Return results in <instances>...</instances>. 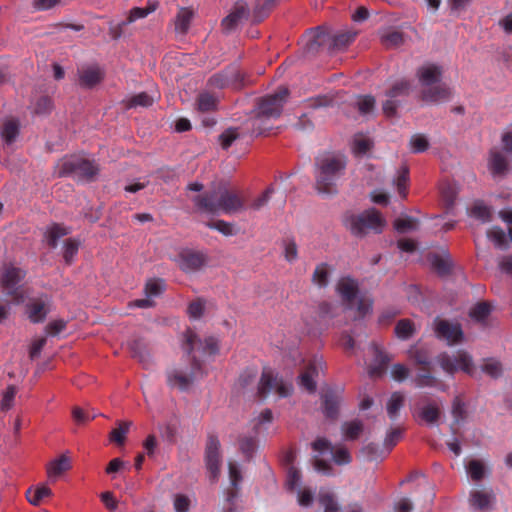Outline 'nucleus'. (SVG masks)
Here are the masks:
<instances>
[{
  "instance_id": "obj_42",
  "label": "nucleus",
  "mask_w": 512,
  "mask_h": 512,
  "mask_svg": "<svg viewBox=\"0 0 512 512\" xmlns=\"http://www.w3.org/2000/svg\"><path fill=\"white\" fill-rule=\"evenodd\" d=\"M1 134L7 144L12 143L19 134V122L15 119L5 121Z\"/></svg>"
},
{
  "instance_id": "obj_36",
  "label": "nucleus",
  "mask_w": 512,
  "mask_h": 512,
  "mask_svg": "<svg viewBox=\"0 0 512 512\" xmlns=\"http://www.w3.org/2000/svg\"><path fill=\"white\" fill-rule=\"evenodd\" d=\"M80 241L76 238H68L63 244V258L67 265H71L80 247Z\"/></svg>"
},
{
  "instance_id": "obj_59",
  "label": "nucleus",
  "mask_w": 512,
  "mask_h": 512,
  "mask_svg": "<svg viewBox=\"0 0 512 512\" xmlns=\"http://www.w3.org/2000/svg\"><path fill=\"white\" fill-rule=\"evenodd\" d=\"M155 9H156L155 5H150L146 8L134 7L133 9H131L128 19H127V22H124V24L132 23L138 19L145 18L150 13L155 11Z\"/></svg>"
},
{
  "instance_id": "obj_3",
  "label": "nucleus",
  "mask_w": 512,
  "mask_h": 512,
  "mask_svg": "<svg viewBox=\"0 0 512 512\" xmlns=\"http://www.w3.org/2000/svg\"><path fill=\"white\" fill-rule=\"evenodd\" d=\"M420 84L423 86L422 99L426 102H439L448 100L451 91L448 86L440 83L442 70L439 66L428 64L417 71Z\"/></svg>"
},
{
  "instance_id": "obj_21",
  "label": "nucleus",
  "mask_w": 512,
  "mask_h": 512,
  "mask_svg": "<svg viewBox=\"0 0 512 512\" xmlns=\"http://www.w3.org/2000/svg\"><path fill=\"white\" fill-rule=\"evenodd\" d=\"M358 283L350 277H343L338 281L337 291L344 301L346 308L351 309L358 294Z\"/></svg>"
},
{
  "instance_id": "obj_1",
  "label": "nucleus",
  "mask_w": 512,
  "mask_h": 512,
  "mask_svg": "<svg viewBox=\"0 0 512 512\" xmlns=\"http://www.w3.org/2000/svg\"><path fill=\"white\" fill-rule=\"evenodd\" d=\"M197 211L217 215H231L245 210V201L241 193L225 184L191 198Z\"/></svg>"
},
{
  "instance_id": "obj_39",
  "label": "nucleus",
  "mask_w": 512,
  "mask_h": 512,
  "mask_svg": "<svg viewBox=\"0 0 512 512\" xmlns=\"http://www.w3.org/2000/svg\"><path fill=\"white\" fill-rule=\"evenodd\" d=\"M415 333L414 323L410 319H401L395 326V335L401 340L411 338Z\"/></svg>"
},
{
  "instance_id": "obj_18",
  "label": "nucleus",
  "mask_w": 512,
  "mask_h": 512,
  "mask_svg": "<svg viewBox=\"0 0 512 512\" xmlns=\"http://www.w3.org/2000/svg\"><path fill=\"white\" fill-rule=\"evenodd\" d=\"M220 442L217 436L210 435L206 444L205 458L210 478L215 481L220 472Z\"/></svg>"
},
{
  "instance_id": "obj_54",
  "label": "nucleus",
  "mask_w": 512,
  "mask_h": 512,
  "mask_svg": "<svg viewBox=\"0 0 512 512\" xmlns=\"http://www.w3.org/2000/svg\"><path fill=\"white\" fill-rule=\"evenodd\" d=\"M356 106L360 114H369L374 110L375 99L371 95L359 96L356 102Z\"/></svg>"
},
{
  "instance_id": "obj_32",
  "label": "nucleus",
  "mask_w": 512,
  "mask_h": 512,
  "mask_svg": "<svg viewBox=\"0 0 512 512\" xmlns=\"http://www.w3.org/2000/svg\"><path fill=\"white\" fill-rule=\"evenodd\" d=\"M70 468V459L65 455H61L59 458L55 459L48 465L47 474L49 477H57Z\"/></svg>"
},
{
  "instance_id": "obj_9",
  "label": "nucleus",
  "mask_w": 512,
  "mask_h": 512,
  "mask_svg": "<svg viewBox=\"0 0 512 512\" xmlns=\"http://www.w3.org/2000/svg\"><path fill=\"white\" fill-rule=\"evenodd\" d=\"M25 277V273L20 268L8 265L5 266L0 277V285L6 295L12 298L14 304H22L25 301V293L19 286V283Z\"/></svg>"
},
{
  "instance_id": "obj_23",
  "label": "nucleus",
  "mask_w": 512,
  "mask_h": 512,
  "mask_svg": "<svg viewBox=\"0 0 512 512\" xmlns=\"http://www.w3.org/2000/svg\"><path fill=\"white\" fill-rule=\"evenodd\" d=\"M413 381L418 388L435 387L443 392L448 389L446 384L431 373L430 366L420 367Z\"/></svg>"
},
{
  "instance_id": "obj_33",
  "label": "nucleus",
  "mask_w": 512,
  "mask_h": 512,
  "mask_svg": "<svg viewBox=\"0 0 512 512\" xmlns=\"http://www.w3.org/2000/svg\"><path fill=\"white\" fill-rule=\"evenodd\" d=\"M154 101L155 99L153 96L149 95L146 92H141L129 97L124 102L126 108L131 109L136 107H150L154 103Z\"/></svg>"
},
{
  "instance_id": "obj_48",
  "label": "nucleus",
  "mask_w": 512,
  "mask_h": 512,
  "mask_svg": "<svg viewBox=\"0 0 512 512\" xmlns=\"http://www.w3.org/2000/svg\"><path fill=\"white\" fill-rule=\"evenodd\" d=\"M130 426L131 422H119L118 427L110 432V441L123 445Z\"/></svg>"
},
{
  "instance_id": "obj_46",
  "label": "nucleus",
  "mask_w": 512,
  "mask_h": 512,
  "mask_svg": "<svg viewBox=\"0 0 512 512\" xmlns=\"http://www.w3.org/2000/svg\"><path fill=\"white\" fill-rule=\"evenodd\" d=\"M381 41L386 48H396L403 44L404 35L397 30H391L383 34Z\"/></svg>"
},
{
  "instance_id": "obj_41",
  "label": "nucleus",
  "mask_w": 512,
  "mask_h": 512,
  "mask_svg": "<svg viewBox=\"0 0 512 512\" xmlns=\"http://www.w3.org/2000/svg\"><path fill=\"white\" fill-rule=\"evenodd\" d=\"M345 439L356 440L363 431V424L359 420H353L342 424Z\"/></svg>"
},
{
  "instance_id": "obj_64",
  "label": "nucleus",
  "mask_w": 512,
  "mask_h": 512,
  "mask_svg": "<svg viewBox=\"0 0 512 512\" xmlns=\"http://www.w3.org/2000/svg\"><path fill=\"white\" fill-rule=\"evenodd\" d=\"M174 509L176 512H188L191 505V500L184 494H176L173 501Z\"/></svg>"
},
{
  "instance_id": "obj_37",
  "label": "nucleus",
  "mask_w": 512,
  "mask_h": 512,
  "mask_svg": "<svg viewBox=\"0 0 512 512\" xmlns=\"http://www.w3.org/2000/svg\"><path fill=\"white\" fill-rule=\"evenodd\" d=\"M481 370L491 378L497 379L502 376L503 367L499 360L495 358L484 359Z\"/></svg>"
},
{
  "instance_id": "obj_4",
  "label": "nucleus",
  "mask_w": 512,
  "mask_h": 512,
  "mask_svg": "<svg viewBox=\"0 0 512 512\" xmlns=\"http://www.w3.org/2000/svg\"><path fill=\"white\" fill-rule=\"evenodd\" d=\"M344 225L352 235L362 238L369 233H381L386 225V221L378 210L371 208L359 214L346 216Z\"/></svg>"
},
{
  "instance_id": "obj_29",
  "label": "nucleus",
  "mask_w": 512,
  "mask_h": 512,
  "mask_svg": "<svg viewBox=\"0 0 512 512\" xmlns=\"http://www.w3.org/2000/svg\"><path fill=\"white\" fill-rule=\"evenodd\" d=\"M51 495L52 490L45 485H40L35 488L30 487L26 491V498L28 502L34 506H39L44 498L50 497Z\"/></svg>"
},
{
  "instance_id": "obj_14",
  "label": "nucleus",
  "mask_w": 512,
  "mask_h": 512,
  "mask_svg": "<svg viewBox=\"0 0 512 512\" xmlns=\"http://www.w3.org/2000/svg\"><path fill=\"white\" fill-rule=\"evenodd\" d=\"M324 367L325 362L322 357L314 356L311 358L305 366L304 371L299 376L300 386L310 393L315 392V378L318 377L319 373L323 371Z\"/></svg>"
},
{
  "instance_id": "obj_11",
  "label": "nucleus",
  "mask_w": 512,
  "mask_h": 512,
  "mask_svg": "<svg viewBox=\"0 0 512 512\" xmlns=\"http://www.w3.org/2000/svg\"><path fill=\"white\" fill-rule=\"evenodd\" d=\"M242 75L237 67L229 66L226 69L213 74L209 80L208 85L215 89H224L232 87L239 89L242 86Z\"/></svg>"
},
{
  "instance_id": "obj_44",
  "label": "nucleus",
  "mask_w": 512,
  "mask_h": 512,
  "mask_svg": "<svg viewBox=\"0 0 512 512\" xmlns=\"http://www.w3.org/2000/svg\"><path fill=\"white\" fill-rule=\"evenodd\" d=\"M470 215L483 223L490 222L492 219L491 208L482 202H477L473 205Z\"/></svg>"
},
{
  "instance_id": "obj_19",
  "label": "nucleus",
  "mask_w": 512,
  "mask_h": 512,
  "mask_svg": "<svg viewBox=\"0 0 512 512\" xmlns=\"http://www.w3.org/2000/svg\"><path fill=\"white\" fill-rule=\"evenodd\" d=\"M51 311V301L45 297L31 299L26 305V314L32 323H42Z\"/></svg>"
},
{
  "instance_id": "obj_60",
  "label": "nucleus",
  "mask_w": 512,
  "mask_h": 512,
  "mask_svg": "<svg viewBox=\"0 0 512 512\" xmlns=\"http://www.w3.org/2000/svg\"><path fill=\"white\" fill-rule=\"evenodd\" d=\"M207 226L211 229L217 230L221 234L225 236H232L235 234L233 225L229 222H226L224 220H217L214 222L207 223Z\"/></svg>"
},
{
  "instance_id": "obj_28",
  "label": "nucleus",
  "mask_w": 512,
  "mask_h": 512,
  "mask_svg": "<svg viewBox=\"0 0 512 512\" xmlns=\"http://www.w3.org/2000/svg\"><path fill=\"white\" fill-rule=\"evenodd\" d=\"M193 19V11L188 8H181L174 20V30L177 34L184 35L189 30Z\"/></svg>"
},
{
  "instance_id": "obj_13",
  "label": "nucleus",
  "mask_w": 512,
  "mask_h": 512,
  "mask_svg": "<svg viewBox=\"0 0 512 512\" xmlns=\"http://www.w3.org/2000/svg\"><path fill=\"white\" fill-rule=\"evenodd\" d=\"M487 167L493 178L505 177L510 171L508 154L498 147L491 148L488 153Z\"/></svg>"
},
{
  "instance_id": "obj_49",
  "label": "nucleus",
  "mask_w": 512,
  "mask_h": 512,
  "mask_svg": "<svg viewBox=\"0 0 512 512\" xmlns=\"http://www.w3.org/2000/svg\"><path fill=\"white\" fill-rule=\"evenodd\" d=\"M319 502L324 507V512H340L339 505L330 492H320Z\"/></svg>"
},
{
  "instance_id": "obj_10",
  "label": "nucleus",
  "mask_w": 512,
  "mask_h": 512,
  "mask_svg": "<svg viewBox=\"0 0 512 512\" xmlns=\"http://www.w3.org/2000/svg\"><path fill=\"white\" fill-rule=\"evenodd\" d=\"M289 96L287 87H279L273 94L263 97L258 103V117L278 118Z\"/></svg>"
},
{
  "instance_id": "obj_38",
  "label": "nucleus",
  "mask_w": 512,
  "mask_h": 512,
  "mask_svg": "<svg viewBox=\"0 0 512 512\" xmlns=\"http://www.w3.org/2000/svg\"><path fill=\"white\" fill-rule=\"evenodd\" d=\"M275 5V0H257L253 9V18L255 22H261L268 16Z\"/></svg>"
},
{
  "instance_id": "obj_30",
  "label": "nucleus",
  "mask_w": 512,
  "mask_h": 512,
  "mask_svg": "<svg viewBox=\"0 0 512 512\" xmlns=\"http://www.w3.org/2000/svg\"><path fill=\"white\" fill-rule=\"evenodd\" d=\"M404 402H405V397L401 392L392 393L390 399L387 402V406H386L388 417L392 421H395L398 418L399 412L402 409V407L404 406Z\"/></svg>"
},
{
  "instance_id": "obj_55",
  "label": "nucleus",
  "mask_w": 512,
  "mask_h": 512,
  "mask_svg": "<svg viewBox=\"0 0 512 512\" xmlns=\"http://www.w3.org/2000/svg\"><path fill=\"white\" fill-rule=\"evenodd\" d=\"M490 312V305L486 302H480L471 309L470 316L477 321H483L489 316Z\"/></svg>"
},
{
  "instance_id": "obj_47",
  "label": "nucleus",
  "mask_w": 512,
  "mask_h": 512,
  "mask_svg": "<svg viewBox=\"0 0 512 512\" xmlns=\"http://www.w3.org/2000/svg\"><path fill=\"white\" fill-rule=\"evenodd\" d=\"M340 310H343L341 305L322 302L318 306V315L321 319H331L337 316Z\"/></svg>"
},
{
  "instance_id": "obj_43",
  "label": "nucleus",
  "mask_w": 512,
  "mask_h": 512,
  "mask_svg": "<svg viewBox=\"0 0 512 512\" xmlns=\"http://www.w3.org/2000/svg\"><path fill=\"white\" fill-rule=\"evenodd\" d=\"M487 237L495 244V246L499 249H507L508 241L506 237V233L500 227H493L488 230Z\"/></svg>"
},
{
  "instance_id": "obj_8",
  "label": "nucleus",
  "mask_w": 512,
  "mask_h": 512,
  "mask_svg": "<svg viewBox=\"0 0 512 512\" xmlns=\"http://www.w3.org/2000/svg\"><path fill=\"white\" fill-rule=\"evenodd\" d=\"M436 362L446 374L451 376L459 370L470 376H473L475 373L472 357L464 350H458L454 354L447 352L440 353L436 357Z\"/></svg>"
},
{
  "instance_id": "obj_5",
  "label": "nucleus",
  "mask_w": 512,
  "mask_h": 512,
  "mask_svg": "<svg viewBox=\"0 0 512 512\" xmlns=\"http://www.w3.org/2000/svg\"><path fill=\"white\" fill-rule=\"evenodd\" d=\"M59 176H72L82 181H93L98 174L97 164L80 156H70L62 159L58 166Z\"/></svg>"
},
{
  "instance_id": "obj_56",
  "label": "nucleus",
  "mask_w": 512,
  "mask_h": 512,
  "mask_svg": "<svg viewBox=\"0 0 512 512\" xmlns=\"http://www.w3.org/2000/svg\"><path fill=\"white\" fill-rule=\"evenodd\" d=\"M410 147L413 153H422L429 147L428 139L422 134H415L410 139Z\"/></svg>"
},
{
  "instance_id": "obj_6",
  "label": "nucleus",
  "mask_w": 512,
  "mask_h": 512,
  "mask_svg": "<svg viewBox=\"0 0 512 512\" xmlns=\"http://www.w3.org/2000/svg\"><path fill=\"white\" fill-rule=\"evenodd\" d=\"M203 364L201 360L192 356L185 367L173 368L167 371V384L172 388L186 391L198 377H203Z\"/></svg>"
},
{
  "instance_id": "obj_50",
  "label": "nucleus",
  "mask_w": 512,
  "mask_h": 512,
  "mask_svg": "<svg viewBox=\"0 0 512 512\" xmlns=\"http://www.w3.org/2000/svg\"><path fill=\"white\" fill-rule=\"evenodd\" d=\"M440 416V409L435 404H427L420 412V417L428 424L437 422Z\"/></svg>"
},
{
  "instance_id": "obj_40",
  "label": "nucleus",
  "mask_w": 512,
  "mask_h": 512,
  "mask_svg": "<svg viewBox=\"0 0 512 512\" xmlns=\"http://www.w3.org/2000/svg\"><path fill=\"white\" fill-rule=\"evenodd\" d=\"M196 105L201 112L213 111L217 106V98L208 92H203L198 95Z\"/></svg>"
},
{
  "instance_id": "obj_15",
  "label": "nucleus",
  "mask_w": 512,
  "mask_h": 512,
  "mask_svg": "<svg viewBox=\"0 0 512 512\" xmlns=\"http://www.w3.org/2000/svg\"><path fill=\"white\" fill-rule=\"evenodd\" d=\"M207 256L203 252L194 250H183L179 253L176 262L179 268L185 273L196 272L207 263Z\"/></svg>"
},
{
  "instance_id": "obj_26",
  "label": "nucleus",
  "mask_w": 512,
  "mask_h": 512,
  "mask_svg": "<svg viewBox=\"0 0 512 512\" xmlns=\"http://www.w3.org/2000/svg\"><path fill=\"white\" fill-rule=\"evenodd\" d=\"M70 232L71 230L62 224H52L51 226L47 227L45 232V240L47 245L50 248L55 249L58 246V240L70 234Z\"/></svg>"
},
{
  "instance_id": "obj_53",
  "label": "nucleus",
  "mask_w": 512,
  "mask_h": 512,
  "mask_svg": "<svg viewBox=\"0 0 512 512\" xmlns=\"http://www.w3.org/2000/svg\"><path fill=\"white\" fill-rule=\"evenodd\" d=\"M409 181V170L408 167L403 166L399 170L397 179H396V186L398 193L401 197L405 198L407 195V184Z\"/></svg>"
},
{
  "instance_id": "obj_24",
  "label": "nucleus",
  "mask_w": 512,
  "mask_h": 512,
  "mask_svg": "<svg viewBox=\"0 0 512 512\" xmlns=\"http://www.w3.org/2000/svg\"><path fill=\"white\" fill-rule=\"evenodd\" d=\"M495 499L492 489H480L471 491L469 502L474 509L486 510L494 504Z\"/></svg>"
},
{
  "instance_id": "obj_20",
  "label": "nucleus",
  "mask_w": 512,
  "mask_h": 512,
  "mask_svg": "<svg viewBox=\"0 0 512 512\" xmlns=\"http://www.w3.org/2000/svg\"><path fill=\"white\" fill-rule=\"evenodd\" d=\"M330 33L323 27H317L308 34L305 50L308 53H316L320 49L329 51Z\"/></svg>"
},
{
  "instance_id": "obj_52",
  "label": "nucleus",
  "mask_w": 512,
  "mask_h": 512,
  "mask_svg": "<svg viewBox=\"0 0 512 512\" xmlns=\"http://www.w3.org/2000/svg\"><path fill=\"white\" fill-rule=\"evenodd\" d=\"M372 147V142L369 138L363 135H357L353 140V152L357 155L367 153Z\"/></svg>"
},
{
  "instance_id": "obj_58",
  "label": "nucleus",
  "mask_w": 512,
  "mask_h": 512,
  "mask_svg": "<svg viewBox=\"0 0 512 512\" xmlns=\"http://www.w3.org/2000/svg\"><path fill=\"white\" fill-rule=\"evenodd\" d=\"M431 264L433 268L441 275L448 274L451 270V264L449 260L436 254L431 257Z\"/></svg>"
},
{
  "instance_id": "obj_22",
  "label": "nucleus",
  "mask_w": 512,
  "mask_h": 512,
  "mask_svg": "<svg viewBox=\"0 0 512 512\" xmlns=\"http://www.w3.org/2000/svg\"><path fill=\"white\" fill-rule=\"evenodd\" d=\"M322 410L326 418L335 420L339 414L341 395L332 389L322 393Z\"/></svg>"
},
{
  "instance_id": "obj_2",
  "label": "nucleus",
  "mask_w": 512,
  "mask_h": 512,
  "mask_svg": "<svg viewBox=\"0 0 512 512\" xmlns=\"http://www.w3.org/2000/svg\"><path fill=\"white\" fill-rule=\"evenodd\" d=\"M347 157L341 153L328 152L315 160V188L321 194L335 195L338 182L344 177Z\"/></svg>"
},
{
  "instance_id": "obj_61",
  "label": "nucleus",
  "mask_w": 512,
  "mask_h": 512,
  "mask_svg": "<svg viewBox=\"0 0 512 512\" xmlns=\"http://www.w3.org/2000/svg\"><path fill=\"white\" fill-rule=\"evenodd\" d=\"M17 389L14 385H9L3 393L1 401V410L7 411L12 408Z\"/></svg>"
},
{
  "instance_id": "obj_34",
  "label": "nucleus",
  "mask_w": 512,
  "mask_h": 512,
  "mask_svg": "<svg viewBox=\"0 0 512 512\" xmlns=\"http://www.w3.org/2000/svg\"><path fill=\"white\" fill-rule=\"evenodd\" d=\"M294 460V455L292 452H289L286 455V461L289 464L288 470H287V486L290 490H294L300 483L301 480V473L300 471L292 465V462Z\"/></svg>"
},
{
  "instance_id": "obj_35",
  "label": "nucleus",
  "mask_w": 512,
  "mask_h": 512,
  "mask_svg": "<svg viewBox=\"0 0 512 512\" xmlns=\"http://www.w3.org/2000/svg\"><path fill=\"white\" fill-rule=\"evenodd\" d=\"M330 267L327 263L317 265L312 274V282L319 287H326L329 282Z\"/></svg>"
},
{
  "instance_id": "obj_25",
  "label": "nucleus",
  "mask_w": 512,
  "mask_h": 512,
  "mask_svg": "<svg viewBox=\"0 0 512 512\" xmlns=\"http://www.w3.org/2000/svg\"><path fill=\"white\" fill-rule=\"evenodd\" d=\"M357 33L346 30L336 34H330L329 51H341L348 47L355 39Z\"/></svg>"
},
{
  "instance_id": "obj_45",
  "label": "nucleus",
  "mask_w": 512,
  "mask_h": 512,
  "mask_svg": "<svg viewBox=\"0 0 512 512\" xmlns=\"http://www.w3.org/2000/svg\"><path fill=\"white\" fill-rule=\"evenodd\" d=\"M409 358L420 367L430 366L429 355L423 348L413 346L408 351Z\"/></svg>"
},
{
  "instance_id": "obj_62",
  "label": "nucleus",
  "mask_w": 512,
  "mask_h": 512,
  "mask_svg": "<svg viewBox=\"0 0 512 512\" xmlns=\"http://www.w3.org/2000/svg\"><path fill=\"white\" fill-rule=\"evenodd\" d=\"M416 226L417 221L412 217L398 218L394 221V228L400 233L414 230Z\"/></svg>"
},
{
  "instance_id": "obj_63",
  "label": "nucleus",
  "mask_w": 512,
  "mask_h": 512,
  "mask_svg": "<svg viewBox=\"0 0 512 512\" xmlns=\"http://www.w3.org/2000/svg\"><path fill=\"white\" fill-rule=\"evenodd\" d=\"M284 258L289 263L294 262L298 258L297 244L293 239L284 241Z\"/></svg>"
},
{
  "instance_id": "obj_31",
  "label": "nucleus",
  "mask_w": 512,
  "mask_h": 512,
  "mask_svg": "<svg viewBox=\"0 0 512 512\" xmlns=\"http://www.w3.org/2000/svg\"><path fill=\"white\" fill-rule=\"evenodd\" d=\"M375 361L377 364L369 368V375L371 377H380L384 373L388 363L391 361V357L376 348Z\"/></svg>"
},
{
  "instance_id": "obj_57",
  "label": "nucleus",
  "mask_w": 512,
  "mask_h": 512,
  "mask_svg": "<svg viewBox=\"0 0 512 512\" xmlns=\"http://www.w3.org/2000/svg\"><path fill=\"white\" fill-rule=\"evenodd\" d=\"M410 90V83L406 80H400L393 84L391 89L387 92L388 98H397L399 96L407 95Z\"/></svg>"
},
{
  "instance_id": "obj_12",
  "label": "nucleus",
  "mask_w": 512,
  "mask_h": 512,
  "mask_svg": "<svg viewBox=\"0 0 512 512\" xmlns=\"http://www.w3.org/2000/svg\"><path fill=\"white\" fill-rule=\"evenodd\" d=\"M291 386L274 377L271 371H264L258 386V395L266 398L270 393H276L280 397H287L291 393Z\"/></svg>"
},
{
  "instance_id": "obj_27",
  "label": "nucleus",
  "mask_w": 512,
  "mask_h": 512,
  "mask_svg": "<svg viewBox=\"0 0 512 512\" xmlns=\"http://www.w3.org/2000/svg\"><path fill=\"white\" fill-rule=\"evenodd\" d=\"M103 74L98 67H88L80 73L79 83L82 87L91 88L101 82Z\"/></svg>"
},
{
  "instance_id": "obj_16",
  "label": "nucleus",
  "mask_w": 512,
  "mask_h": 512,
  "mask_svg": "<svg viewBox=\"0 0 512 512\" xmlns=\"http://www.w3.org/2000/svg\"><path fill=\"white\" fill-rule=\"evenodd\" d=\"M249 14L250 11L247 3L244 0H238L231 12L221 22L223 32L229 34L235 31L243 20L248 19Z\"/></svg>"
},
{
  "instance_id": "obj_51",
  "label": "nucleus",
  "mask_w": 512,
  "mask_h": 512,
  "mask_svg": "<svg viewBox=\"0 0 512 512\" xmlns=\"http://www.w3.org/2000/svg\"><path fill=\"white\" fill-rule=\"evenodd\" d=\"M256 438L255 437H241L239 439L240 451L244 454L247 459H251L256 450Z\"/></svg>"
},
{
  "instance_id": "obj_17",
  "label": "nucleus",
  "mask_w": 512,
  "mask_h": 512,
  "mask_svg": "<svg viewBox=\"0 0 512 512\" xmlns=\"http://www.w3.org/2000/svg\"><path fill=\"white\" fill-rule=\"evenodd\" d=\"M435 334L437 338L445 340L448 345L459 343L463 339V331L458 323L447 320H435Z\"/></svg>"
},
{
  "instance_id": "obj_7",
  "label": "nucleus",
  "mask_w": 512,
  "mask_h": 512,
  "mask_svg": "<svg viewBox=\"0 0 512 512\" xmlns=\"http://www.w3.org/2000/svg\"><path fill=\"white\" fill-rule=\"evenodd\" d=\"M184 353L191 361L192 356L198 359L197 354L200 356H214L219 352V341L213 336L201 339L193 330L187 329L184 334V341L182 344Z\"/></svg>"
}]
</instances>
